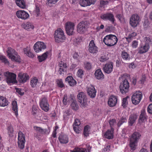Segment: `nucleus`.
I'll return each mask as SVG.
<instances>
[{
	"label": "nucleus",
	"mask_w": 152,
	"mask_h": 152,
	"mask_svg": "<svg viewBox=\"0 0 152 152\" xmlns=\"http://www.w3.org/2000/svg\"><path fill=\"white\" fill-rule=\"evenodd\" d=\"M118 39L115 35L110 34L106 36L104 38L103 41L107 46L111 47L116 45Z\"/></svg>",
	"instance_id": "1"
},
{
	"label": "nucleus",
	"mask_w": 152,
	"mask_h": 152,
	"mask_svg": "<svg viewBox=\"0 0 152 152\" xmlns=\"http://www.w3.org/2000/svg\"><path fill=\"white\" fill-rule=\"evenodd\" d=\"M141 134L137 132H134L131 135L130 139V147L131 150H135L137 145V143L140 139Z\"/></svg>",
	"instance_id": "2"
},
{
	"label": "nucleus",
	"mask_w": 152,
	"mask_h": 152,
	"mask_svg": "<svg viewBox=\"0 0 152 152\" xmlns=\"http://www.w3.org/2000/svg\"><path fill=\"white\" fill-rule=\"evenodd\" d=\"M7 53V56L12 61L19 62L20 61V57L14 49L11 48H8Z\"/></svg>",
	"instance_id": "3"
},
{
	"label": "nucleus",
	"mask_w": 152,
	"mask_h": 152,
	"mask_svg": "<svg viewBox=\"0 0 152 152\" xmlns=\"http://www.w3.org/2000/svg\"><path fill=\"white\" fill-rule=\"evenodd\" d=\"M54 36L55 41L57 43L63 42L65 39L64 32L61 28H58L55 31Z\"/></svg>",
	"instance_id": "4"
},
{
	"label": "nucleus",
	"mask_w": 152,
	"mask_h": 152,
	"mask_svg": "<svg viewBox=\"0 0 152 152\" xmlns=\"http://www.w3.org/2000/svg\"><path fill=\"white\" fill-rule=\"evenodd\" d=\"M4 75L6 79V81L8 84H10L11 83H17L16 76L15 74L7 72L4 73Z\"/></svg>",
	"instance_id": "5"
},
{
	"label": "nucleus",
	"mask_w": 152,
	"mask_h": 152,
	"mask_svg": "<svg viewBox=\"0 0 152 152\" xmlns=\"http://www.w3.org/2000/svg\"><path fill=\"white\" fill-rule=\"evenodd\" d=\"M77 98L78 101L80 103L82 107H86L88 105L86 96L84 93H79L77 95Z\"/></svg>",
	"instance_id": "6"
},
{
	"label": "nucleus",
	"mask_w": 152,
	"mask_h": 152,
	"mask_svg": "<svg viewBox=\"0 0 152 152\" xmlns=\"http://www.w3.org/2000/svg\"><path fill=\"white\" fill-rule=\"evenodd\" d=\"M88 28V25L87 22L83 21L79 23L77 26V32L80 34L85 33Z\"/></svg>",
	"instance_id": "7"
},
{
	"label": "nucleus",
	"mask_w": 152,
	"mask_h": 152,
	"mask_svg": "<svg viewBox=\"0 0 152 152\" xmlns=\"http://www.w3.org/2000/svg\"><path fill=\"white\" fill-rule=\"evenodd\" d=\"M18 147L20 149H23L26 142L25 136L20 131L18 133Z\"/></svg>",
	"instance_id": "8"
},
{
	"label": "nucleus",
	"mask_w": 152,
	"mask_h": 152,
	"mask_svg": "<svg viewBox=\"0 0 152 152\" xmlns=\"http://www.w3.org/2000/svg\"><path fill=\"white\" fill-rule=\"evenodd\" d=\"M140 20V18L138 15L134 14L132 15L130 18L129 24L132 27L134 28L139 24Z\"/></svg>",
	"instance_id": "9"
},
{
	"label": "nucleus",
	"mask_w": 152,
	"mask_h": 152,
	"mask_svg": "<svg viewBox=\"0 0 152 152\" xmlns=\"http://www.w3.org/2000/svg\"><path fill=\"white\" fill-rule=\"evenodd\" d=\"M142 93L139 91L134 93L132 97V101L133 104L135 105L138 104L142 98Z\"/></svg>",
	"instance_id": "10"
},
{
	"label": "nucleus",
	"mask_w": 152,
	"mask_h": 152,
	"mask_svg": "<svg viewBox=\"0 0 152 152\" xmlns=\"http://www.w3.org/2000/svg\"><path fill=\"white\" fill-rule=\"evenodd\" d=\"M33 48L34 51L36 53H38L45 49L46 48V45L43 42L38 41L34 44Z\"/></svg>",
	"instance_id": "11"
},
{
	"label": "nucleus",
	"mask_w": 152,
	"mask_h": 152,
	"mask_svg": "<svg viewBox=\"0 0 152 152\" xmlns=\"http://www.w3.org/2000/svg\"><path fill=\"white\" fill-rule=\"evenodd\" d=\"M129 87V83L128 80L125 79L121 83L120 86L121 92L122 94L126 93L128 91Z\"/></svg>",
	"instance_id": "12"
},
{
	"label": "nucleus",
	"mask_w": 152,
	"mask_h": 152,
	"mask_svg": "<svg viewBox=\"0 0 152 152\" xmlns=\"http://www.w3.org/2000/svg\"><path fill=\"white\" fill-rule=\"evenodd\" d=\"M75 24L73 23L68 22L65 24V28L66 33L69 35L73 34Z\"/></svg>",
	"instance_id": "13"
},
{
	"label": "nucleus",
	"mask_w": 152,
	"mask_h": 152,
	"mask_svg": "<svg viewBox=\"0 0 152 152\" xmlns=\"http://www.w3.org/2000/svg\"><path fill=\"white\" fill-rule=\"evenodd\" d=\"M39 105L42 109L46 112L49 109V105L48 102L47 98L45 97L42 98L40 100Z\"/></svg>",
	"instance_id": "14"
},
{
	"label": "nucleus",
	"mask_w": 152,
	"mask_h": 152,
	"mask_svg": "<svg viewBox=\"0 0 152 152\" xmlns=\"http://www.w3.org/2000/svg\"><path fill=\"white\" fill-rule=\"evenodd\" d=\"M29 78V75L26 73L20 72L18 74V80L20 83H24Z\"/></svg>",
	"instance_id": "15"
},
{
	"label": "nucleus",
	"mask_w": 152,
	"mask_h": 152,
	"mask_svg": "<svg viewBox=\"0 0 152 152\" xmlns=\"http://www.w3.org/2000/svg\"><path fill=\"white\" fill-rule=\"evenodd\" d=\"M87 92L91 98H94L96 96V91L93 86L90 85L87 88Z\"/></svg>",
	"instance_id": "16"
},
{
	"label": "nucleus",
	"mask_w": 152,
	"mask_h": 152,
	"mask_svg": "<svg viewBox=\"0 0 152 152\" xmlns=\"http://www.w3.org/2000/svg\"><path fill=\"white\" fill-rule=\"evenodd\" d=\"M17 16L19 18L23 20L27 19L29 17V14L23 10H19L16 13Z\"/></svg>",
	"instance_id": "17"
},
{
	"label": "nucleus",
	"mask_w": 152,
	"mask_h": 152,
	"mask_svg": "<svg viewBox=\"0 0 152 152\" xmlns=\"http://www.w3.org/2000/svg\"><path fill=\"white\" fill-rule=\"evenodd\" d=\"M101 18L102 19L104 20H109L113 23L115 21V19L113 15L110 13H107L102 15Z\"/></svg>",
	"instance_id": "18"
},
{
	"label": "nucleus",
	"mask_w": 152,
	"mask_h": 152,
	"mask_svg": "<svg viewBox=\"0 0 152 152\" xmlns=\"http://www.w3.org/2000/svg\"><path fill=\"white\" fill-rule=\"evenodd\" d=\"M149 48V45L147 43L140 45L138 48V53L140 54L145 53L148 51Z\"/></svg>",
	"instance_id": "19"
},
{
	"label": "nucleus",
	"mask_w": 152,
	"mask_h": 152,
	"mask_svg": "<svg viewBox=\"0 0 152 152\" xmlns=\"http://www.w3.org/2000/svg\"><path fill=\"white\" fill-rule=\"evenodd\" d=\"M114 129L113 128L108 129L103 134V137L108 139H112L114 137Z\"/></svg>",
	"instance_id": "20"
},
{
	"label": "nucleus",
	"mask_w": 152,
	"mask_h": 152,
	"mask_svg": "<svg viewBox=\"0 0 152 152\" xmlns=\"http://www.w3.org/2000/svg\"><path fill=\"white\" fill-rule=\"evenodd\" d=\"M88 50L90 53H97L98 52L97 47L96 46L93 40H91L89 43Z\"/></svg>",
	"instance_id": "21"
},
{
	"label": "nucleus",
	"mask_w": 152,
	"mask_h": 152,
	"mask_svg": "<svg viewBox=\"0 0 152 152\" xmlns=\"http://www.w3.org/2000/svg\"><path fill=\"white\" fill-rule=\"evenodd\" d=\"M103 69L104 72L107 74L111 72L113 69V63L109 62L106 63L103 66Z\"/></svg>",
	"instance_id": "22"
},
{
	"label": "nucleus",
	"mask_w": 152,
	"mask_h": 152,
	"mask_svg": "<svg viewBox=\"0 0 152 152\" xmlns=\"http://www.w3.org/2000/svg\"><path fill=\"white\" fill-rule=\"evenodd\" d=\"M117 102V96L114 95L111 96L109 99L108 104L109 106L110 107L115 106Z\"/></svg>",
	"instance_id": "23"
},
{
	"label": "nucleus",
	"mask_w": 152,
	"mask_h": 152,
	"mask_svg": "<svg viewBox=\"0 0 152 152\" xmlns=\"http://www.w3.org/2000/svg\"><path fill=\"white\" fill-rule=\"evenodd\" d=\"M96 1V0H80V4L81 6L85 7L94 4Z\"/></svg>",
	"instance_id": "24"
},
{
	"label": "nucleus",
	"mask_w": 152,
	"mask_h": 152,
	"mask_svg": "<svg viewBox=\"0 0 152 152\" xmlns=\"http://www.w3.org/2000/svg\"><path fill=\"white\" fill-rule=\"evenodd\" d=\"M22 26L25 29L28 31L31 30L33 29L34 27L33 24L29 22L23 23Z\"/></svg>",
	"instance_id": "25"
},
{
	"label": "nucleus",
	"mask_w": 152,
	"mask_h": 152,
	"mask_svg": "<svg viewBox=\"0 0 152 152\" xmlns=\"http://www.w3.org/2000/svg\"><path fill=\"white\" fill-rule=\"evenodd\" d=\"M59 69L58 72L60 74H61L62 73L64 72L65 69L67 68L66 64L64 62L61 61L59 64Z\"/></svg>",
	"instance_id": "26"
},
{
	"label": "nucleus",
	"mask_w": 152,
	"mask_h": 152,
	"mask_svg": "<svg viewBox=\"0 0 152 152\" xmlns=\"http://www.w3.org/2000/svg\"><path fill=\"white\" fill-rule=\"evenodd\" d=\"M58 140L61 143L66 144L68 142V137L65 135L60 134L58 137Z\"/></svg>",
	"instance_id": "27"
},
{
	"label": "nucleus",
	"mask_w": 152,
	"mask_h": 152,
	"mask_svg": "<svg viewBox=\"0 0 152 152\" xmlns=\"http://www.w3.org/2000/svg\"><path fill=\"white\" fill-rule=\"evenodd\" d=\"M65 81L67 82L70 86H74L76 84V81L71 76H68L65 79Z\"/></svg>",
	"instance_id": "28"
},
{
	"label": "nucleus",
	"mask_w": 152,
	"mask_h": 152,
	"mask_svg": "<svg viewBox=\"0 0 152 152\" xmlns=\"http://www.w3.org/2000/svg\"><path fill=\"white\" fill-rule=\"evenodd\" d=\"M50 53L48 51H46L41 55L38 56V59L39 61L41 62L45 61L47 58L48 57Z\"/></svg>",
	"instance_id": "29"
},
{
	"label": "nucleus",
	"mask_w": 152,
	"mask_h": 152,
	"mask_svg": "<svg viewBox=\"0 0 152 152\" xmlns=\"http://www.w3.org/2000/svg\"><path fill=\"white\" fill-rule=\"evenodd\" d=\"M94 75L96 78L97 79L100 80L104 78V75L101 69H98L96 70L94 73Z\"/></svg>",
	"instance_id": "30"
},
{
	"label": "nucleus",
	"mask_w": 152,
	"mask_h": 152,
	"mask_svg": "<svg viewBox=\"0 0 152 152\" xmlns=\"http://www.w3.org/2000/svg\"><path fill=\"white\" fill-rule=\"evenodd\" d=\"M39 84L38 79L36 77H33L31 79L30 85L32 87H36Z\"/></svg>",
	"instance_id": "31"
},
{
	"label": "nucleus",
	"mask_w": 152,
	"mask_h": 152,
	"mask_svg": "<svg viewBox=\"0 0 152 152\" xmlns=\"http://www.w3.org/2000/svg\"><path fill=\"white\" fill-rule=\"evenodd\" d=\"M12 110L13 113L15 114L16 118L18 116V108L17 102L15 101H13L12 103Z\"/></svg>",
	"instance_id": "32"
},
{
	"label": "nucleus",
	"mask_w": 152,
	"mask_h": 152,
	"mask_svg": "<svg viewBox=\"0 0 152 152\" xmlns=\"http://www.w3.org/2000/svg\"><path fill=\"white\" fill-rule=\"evenodd\" d=\"M8 104L6 98L3 96H0V106L4 107Z\"/></svg>",
	"instance_id": "33"
},
{
	"label": "nucleus",
	"mask_w": 152,
	"mask_h": 152,
	"mask_svg": "<svg viewBox=\"0 0 152 152\" xmlns=\"http://www.w3.org/2000/svg\"><path fill=\"white\" fill-rule=\"evenodd\" d=\"M137 34L135 32H133L130 34H129L127 37H126V40L128 42H130L131 41L134 39L135 38V37L137 36Z\"/></svg>",
	"instance_id": "34"
},
{
	"label": "nucleus",
	"mask_w": 152,
	"mask_h": 152,
	"mask_svg": "<svg viewBox=\"0 0 152 152\" xmlns=\"http://www.w3.org/2000/svg\"><path fill=\"white\" fill-rule=\"evenodd\" d=\"M146 120V113L145 111H142L139 120V123L144 122Z\"/></svg>",
	"instance_id": "35"
},
{
	"label": "nucleus",
	"mask_w": 152,
	"mask_h": 152,
	"mask_svg": "<svg viewBox=\"0 0 152 152\" xmlns=\"http://www.w3.org/2000/svg\"><path fill=\"white\" fill-rule=\"evenodd\" d=\"M17 5L20 7L24 9L26 7L25 2L23 0H16Z\"/></svg>",
	"instance_id": "36"
},
{
	"label": "nucleus",
	"mask_w": 152,
	"mask_h": 152,
	"mask_svg": "<svg viewBox=\"0 0 152 152\" xmlns=\"http://www.w3.org/2000/svg\"><path fill=\"white\" fill-rule=\"evenodd\" d=\"M0 60L2 62L4 63L5 64L9 65V62L5 56L2 55H0Z\"/></svg>",
	"instance_id": "37"
},
{
	"label": "nucleus",
	"mask_w": 152,
	"mask_h": 152,
	"mask_svg": "<svg viewBox=\"0 0 152 152\" xmlns=\"http://www.w3.org/2000/svg\"><path fill=\"white\" fill-rule=\"evenodd\" d=\"M23 51L24 53L28 57L31 58H33L34 57V55L33 54V53L28 50L27 49L24 48L23 49Z\"/></svg>",
	"instance_id": "38"
},
{
	"label": "nucleus",
	"mask_w": 152,
	"mask_h": 152,
	"mask_svg": "<svg viewBox=\"0 0 152 152\" xmlns=\"http://www.w3.org/2000/svg\"><path fill=\"white\" fill-rule=\"evenodd\" d=\"M136 119L135 116L131 115L129 117V123L130 125L132 126L134 123Z\"/></svg>",
	"instance_id": "39"
},
{
	"label": "nucleus",
	"mask_w": 152,
	"mask_h": 152,
	"mask_svg": "<svg viewBox=\"0 0 152 152\" xmlns=\"http://www.w3.org/2000/svg\"><path fill=\"white\" fill-rule=\"evenodd\" d=\"M72 152H87L86 148H75L73 151H71Z\"/></svg>",
	"instance_id": "40"
},
{
	"label": "nucleus",
	"mask_w": 152,
	"mask_h": 152,
	"mask_svg": "<svg viewBox=\"0 0 152 152\" xmlns=\"http://www.w3.org/2000/svg\"><path fill=\"white\" fill-rule=\"evenodd\" d=\"M121 56L123 59L125 60H129L130 58L129 55L125 52H122Z\"/></svg>",
	"instance_id": "41"
},
{
	"label": "nucleus",
	"mask_w": 152,
	"mask_h": 152,
	"mask_svg": "<svg viewBox=\"0 0 152 152\" xmlns=\"http://www.w3.org/2000/svg\"><path fill=\"white\" fill-rule=\"evenodd\" d=\"M90 128L89 126L88 125L85 127L84 129V135L85 136L87 137L88 136Z\"/></svg>",
	"instance_id": "42"
},
{
	"label": "nucleus",
	"mask_w": 152,
	"mask_h": 152,
	"mask_svg": "<svg viewBox=\"0 0 152 152\" xmlns=\"http://www.w3.org/2000/svg\"><path fill=\"white\" fill-rule=\"evenodd\" d=\"M58 0H47V4L51 7L55 4Z\"/></svg>",
	"instance_id": "43"
},
{
	"label": "nucleus",
	"mask_w": 152,
	"mask_h": 152,
	"mask_svg": "<svg viewBox=\"0 0 152 152\" xmlns=\"http://www.w3.org/2000/svg\"><path fill=\"white\" fill-rule=\"evenodd\" d=\"M34 128L36 132H39L41 134H43V132L45 130H43V129L42 128L37 126H34Z\"/></svg>",
	"instance_id": "44"
},
{
	"label": "nucleus",
	"mask_w": 152,
	"mask_h": 152,
	"mask_svg": "<svg viewBox=\"0 0 152 152\" xmlns=\"http://www.w3.org/2000/svg\"><path fill=\"white\" fill-rule=\"evenodd\" d=\"M85 68L87 70H90L92 68V65L90 63L87 62L84 64Z\"/></svg>",
	"instance_id": "45"
},
{
	"label": "nucleus",
	"mask_w": 152,
	"mask_h": 152,
	"mask_svg": "<svg viewBox=\"0 0 152 152\" xmlns=\"http://www.w3.org/2000/svg\"><path fill=\"white\" fill-rule=\"evenodd\" d=\"M57 84L58 86L61 88H62L64 87V84L61 79L58 80L56 81Z\"/></svg>",
	"instance_id": "46"
},
{
	"label": "nucleus",
	"mask_w": 152,
	"mask_h": 152,
	"mask_svg": "<svg viewBox=\"0 0 152 152\" xmlns=\"http://www.w3.org/2000/svg\"><path fill=\"white\" fill-rule=\"evenodd\" d=\"M128 98V97H126L123 98L122 100V106L124 107H126L127 104V99Z\"/></svg>",
	"instance_id": "47"
},
{
	"label": "nucleus",
	"mask_w": 152,
	"mask_h": 152,
	"mask_svg": "<svg viewBox=\"0 0 152 152\" xmlns=\"http://www.w3.org/2000/svg\"><path fill=\"white\" fill-rule=\"evenodd\" d=\"M71 106L72 109L75 110H76L78 108V106L76 102H72Z\"/></svg>",
	"instance_id": "48"
},
{
	"label": "nucleus",
	"mask_w": 152,
	"mask_h": 152,
	"mask_svg": "<svg viewBox=\"0 0 152 152\" xmlns=\"http://www.w3.org/2000/svg\"><path fill=\"white\" fill-rule=\"evenodd\" d=\"M109 58L106 55L102 56L100 59V61L102 62H104L107 61Z\"/></svg>",
	"instance_id": "49"
},
{
	"label": "nucleus",
	"mask_w": 152,
	"mask_h": 152,
	"mask_svg": "<svg viewBox=\"0 0 152 152\" xmlns=\"http://www.w3.org/2000/svg\"><path fill=\"white\" fill-rule=\"evenodd\" d=\"M40 9L39 7H38V6L36 5V8L34 11V13L37 15V16L40 14Z\"/></svg>",
	"instance_id": "50"
},
{
	"label": "nucleus",
	"mask_w": 152,
	"mask_h": 152,
	"mask_svg": "<svg viewBox=\"0 0 152 152\" xmlns=\"http://www.w3.org/2000/svg\"><path fill=\"white\" fill-rule=\"evenodd\" d=\"M8 130L9 135L12 136L13 132V129L12 126H8Z\"/></svg>",
	"instance_id": "51"
},
{
	"label": "nucleus",
	"mask_w": 152,
	"mask_h": 152,
	"mask_svg": "<svg viewBox=\"0 0 152 152\" xmlns=\"http://www.w3.org/2000/svg\"><path fill=\"white\" fill-rule=\"evenodd\" d=\"M138 45V42L137 40L133 41L131 45V46L133 48H136L137 47Z\"/></svg>",
	"instance_id": "52"
},
{
	"label": "nucleus",
	"mask_w": 152,
	"mask_h": 152,
	"mask_svg": "<svg viewBox=\"0 0 152 152\" xmlns=\"http://www.w3.org/2000/svg\"><path fill=\"white\" fill-rule=\"evenodd\" d=\"M126 120L125 118H121L120 120L119 121L118 123V126H120L121 125L124 123L126 122Z\"/></svg>",
	"instance_id": "53"
},
{
	"label": "nucleus",
	"mask_w": 152,
	"mask_h": 152,
	"mask_svg": "<svg viewBox=\"0 0 152 152\" xmlns=\"http://www.w3.org/2000/svg\"><path fill=\"white\" fill-rule=\"evenodd\" d=\"M109 124L111 128H112V126L116 124L115 120L114 119H113L110 120L109 121Z\"/></svg>",
	"instance_id": "54"
},
{
	"label": "nucleus",
	"mask_w": 152,
	"mask_h": 152,
	"mask_svg": "<svg viewBox=\"0 0 152 152\" xmlns=\"http://www.w3.org/2000/svg\"><path fill=\"white\" fill-rule=\"evenodd\" d=\"M116 17L121 22L124 21V19L122 15L118 14L117 15Z\"/></svg>",
	"instance_id": "55"
},
{
	"label": "nucleus",
	"mask_w": 152,
	"mask_h": 152,
	"mask_svg": "<svg viewBox=\"0 0 152 152\" xmlns=\"http://www.w3.org/2000/svg\"><path fill=\"white\" fill-rule=\"evenodd\" d=\"M80 121L77 119H76L73 126H78L80 124Z\"/></svg>",
	"instance_id": "56"
},
{
	"label": "nucleus",
	"mask_w": 152,
	"mask_h": 152,
	"mask_svg": "<svg viewBox=\"0 0 152 152\" xmlns=\"http://www.w3.org/2000/svg\"><path fill=\"white\" fill-rule=\"evenodd\" d=\"M83 71L82 69H79L78 70L77 74L78 77L81 78L83 74Z\"/></svg>",
	"instance_id": "57"
},
{
	"label": "nucleus",
	"mask_w": 152,
	"mask_h": 152,
	"mask_svg": "<svg viewBox=\"0 0 152 152\" xmlns=\"http://www.w3.org/2000/svg\"><path fill=\"white\" fill-rule=\"evenodd\" d=\"M147 111L149 113L152 114V104L149 105L147 108Z\"/></svg>",
	"instance_id": "58"
},
{
	"label": "nucleus",
	"mask_w": 152,
	"mask_h": 152,
	"mask_svg": "<svg viewBox=\"0 0 152 152\" xmlns=\"http://www.w3.org/2000/svg\"><path fill=\"white\" fill-rule=\"evenodd\" d=\"M67 96L66 95H64L63 99V102L64 105H66L68 102L67 101Z\"/></svg>",
	"instance_id": "59"
},
{
	"label": "nucleus",
	"mask_w": 152,
	"mask_h": 152,
	"mask_svg": "<svg viewBox=\"0 0 152 152\" xmlns=\"http://www.w3.org/2000/svg\"><path fill=\"white\" fill-rule=\"evenodd\" d=\"M110 146L109 145H105L103 150L105 152H108L110 150Z\"/></svg>",
	"instance_id": "60"
},
{
	"label": "nucleus",
	"mask_w": 152,
	"mask_h": 152,
	"mask_svg": "<svg viewBox=\"0 0 152 152\" xmlns=\"http://www.w3.org/2000/svg\"><path fill=\"white\" fill-rule=\"evenodd\" d=\"M32 111L33 114L34 115H35L36 114L37 112V108L34 106L33 107Z\"/></svg>",
	"instance_id": "61"
},
{
	"label": "nucleus",
	"mask_w": 152,
	"mask_h": 152,
	"mask_svg": "<svg viewBox=\"0 0 152 152\" xmlns=\"http://www.w3.org/2000/svg\"><path fill=\"white\" fill-rule=\"evenodd\" d=\"M16 92L20 95H23L24 94L22 90L19 88L16 89Z\"/></svg>",
	"instance_id": "62"
},
{
	"label": "nucleus",
	"mask_w": 152,
	"mask_h": 152,
	"mask_svg": "<svg viewBox=\"0 0 152 152\" xmlns=\"http://www.w3.org/2000/svg\"><path fill=\"white\" fill-rule=\"evenodd\" d=\"M73 129L74 131L77 133H79L80 132V131L79 129L78 128V126H77V127L75 126H73Z\"/></svg>",
	"instance_id": "63"
},
{
	"label": "nucleus",
	"mask_w": 152,
	"mask_h": 152,
	"mask_svg": "<svg viewBox=\"0 0 152 152\" xmlns=\"http://www.w3.org/2000/svg\"><path fill=\"white\" fill-rule=\"evenodd\" d=\"M73 57L74 58L77 59L79 57V55H78L77 53H75L73 54Z\"/></svg>",
	"instance_id": "64"
}]
</instances>
